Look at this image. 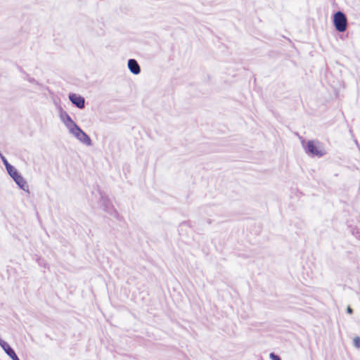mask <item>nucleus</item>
Instances as JSON below:
<instances>
[{
  "label": "nucleus",
  "instance_id": "nucleus-1",
  "mask_svg": "<svg viewBox=\"0 0 360 360\" xmlns=\"http://www.w3.org/2000/svg\"><path fill=\"white\" fill-rule=\"evenodd\" d=\"M306 153L317 157H322L326 153L322 145L317 141H309L305 146Z\"/></svg>",
  "mask_w": 360,
  "mask_h": 360
},
{
  "label": "nucleus",
  "instance_id": "nucleus-2",
  "mask_svg": "<svg viewBox=\"0 0 360 360\" xmlns=\"http://www.w3.org/2000/svg\"><path fill=\"white\" fill-rule=\"evenodd\" d=\"M333 25L335 29L340 32H343L347 30V19L344 13L338 11L334 14Z\"/></svg>",
  "mask_w": 360,
  "mask_h": 360
},
{
  "label": "nucleus",
  "instance_id": "nucleus-3",
  "mask_svg": "<svg viewBox=\"0 0 360 360\" xmlns=\"http://www.w3.org/2000/svg\"><path fill=\"white\" fill-rule=\"evenodd\" d=\"M100 207L110 215L115 216L117 214L110 200L107 196L101 195Z\"/></svg>",
  "mask_w": 360,
  "mask_h": 360
},
{
  "label": "nucleus",
  "instance_id": "nucleus-4",
  "mask_svg": "<svg viewBox=\"0 0 360 360\" xmlns=\"http://www.w3.org/2000/svg\"><path fill=\"white\" fill-rule=\"evenodd\" d=\"M82 143L90 146L92 145V141L90 137L79 128L73 135Z\"/></svg>",
  "mask_w": 360,
  "mask_h": 360
},
{
  "label": "nucleus",
  "instance_id": "nucleus-5",
  "mask_svg": "<svg viewBox=\"0 0 360 360\" xmlns=\"http://www.w3.org/2000/svg\"><path fill=\"white\" fill-rule=\"evenodd\" d=\"M69 99L78 108L82 109L84 108L85 100L80 95L76 94H70Z\"/></svg>",
  "mask_w": 360,
  "mask_h": 360
},
{
  "label": "nucleus",
  "instance_id": "nucleus-6",
  "mask_svg": "<svg viewBox=\"0 0 360 360\" xmlns=\"http://www.w3.org/2000/svg\"><path fill=\"white\" fill-rule=\"evenodd\" d=\"M129 70L134 75H139L141 72V68L135 59H129L127 63Z\"/></svg>",
  "mask_w": 360,
  "mask_h": 360
},
{
  "label": "nucleus",
  "instance_id": "nucleus-7",
  "mask_svg": "<svg viewBox=\"0 0 360 360\" xmlns=\"http://www.w3.org/2000/svg\"><path fill=\"white\" fill-rule=\"evenodd\" d=\"M13 181L22 190L27 193L30 192L27 183L21 174L16 178H14Z\"/></svg>",
  "mask_w": 360,
  "mask_h": 360
},
{
  "label": "nucleus",
  "instance_id": "nucleus-8",
  "mask_svg": "<svg viewBox=\"0 0 360 360\" xmlns=\"http://www.w3.org/2000/svg\"><path fill=\"white\" fill-rule=\"evenodd\" d=\"M60 119L65 127L74 122L70 116L63 110H61L60 112Z\"/></svg>",
  "mask_w": 360,
  "mask_h": 360
},
{
  "label": "nucleus",
  "instance_id": "nucleus-9",
  "mask_svg": "<svg viewBox=\"0 0 360 360\" xmlns=\"http://www.w3.org/2000/svg\"><path fill=\"white\" fill-rule=\"evenodd\" d=\"M66 128L68 129L70 134L73 135L78 129L80 128L74 121L71 124H69L66 126Z\"/></svg>",
  "mask_w": 360,
  "mask_h": 360
},
{
  "label": "nucleus",
  "instance_id": "nucleus-10",
  "mask_svg": "<svg viewBox=\"0 0 360 360\" xmlns=\"http://www.w3.org/2000/svg\"><path fill=\"white\" fill-rule=\"evenodd\" d=\"M6 171L8 173V174L12 177L13 179H14V178H16L17 176L20 175V174L18 172V170L12 165L11 167H8L6 169Z\"/></svg>",
  "mask_w": 360,
  "mask_h": 360
},
{
  "label": "nucleus",
  "instance_id": "nucleus-11",
  "mask_svg": "<svg viewBox=\"0 0 360 360\" xmlns=\"http://www.w3.org/2000/svg\"><path fill=\"white\" fill-rule=\"evenodd\" d=\"M4 352L12 359V360H20L14 350L11 347H8Z\"/></svg>",
  "mask_w": 360,
  "mask_h": 360
},
{
  "label": "nucleus",
  "instance_id": "nucleus-12",
  "mask_svg": "<svg viewBox=\"0 0 360 360\" xmlns=\"http://www.w3.org/2000/svg\"><path fill=\"white\" fill-rule=\"evenodd\" d=\"M0 346L2 347V349L5 351L8 347H9V345L5 342L4 340H1L0 338Z\"/></svg>",
  "mask_w": 360,
  "mask_h": 360
},
{
  "label": "nucleus",
  "instance_id": "nucleus-13",
  "mask_svg": "<svg viewBox=\"0 0 360 360\" xmlns=\"http://www.w3.org/2000/svg\"><path fill=\"white\" fill-rule=\"evenodd\" d=\"M353 342L356 347L360 348V338H359V337L354 338Z\"/></svg>",
  "mask_w": 360,
  "mask_h": 360
},
{
  "label": "nucleus",
  "instance_id": "nucleus-14",
  "mask_svg": "<svg viewBox=\"0 0 360 360\" xmlns=\"http://www.w3.org/2000/svg\"><path fill=\"white\" fill-rule=\"evenodd\" d=\"M269 356L271 360H281V358L278 355L275 354L274 353H271Z\"/></svg>",
  "mask_w": 360,
  "mask_h": 360
},
{
  "label": "nucleus",
  "instance_id": "nucleus-15",
  "mask_svg": "<svg viewBox=\"0 0 360 360\" xmlns=\"http://www.w3.org/2000/svg\"><path fill=\"white\" fill-rule=\"evenodd\" d=\"M347 311L349 314H352V309L351 307H348L347 309Z\"/></svg>",
  "mask_w": 360,
  "mask_h": 360
}]
</instances>
